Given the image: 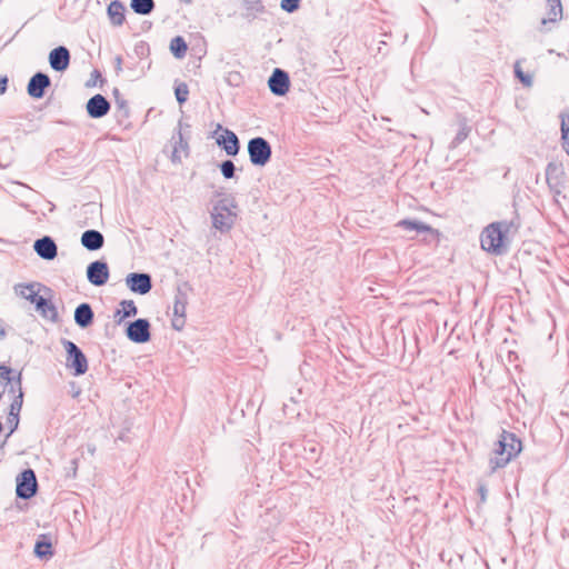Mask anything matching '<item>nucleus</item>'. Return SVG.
Masks as SVG:
<instances>
[{
  "instance_id": "f257e3e1",
  "label": "nucleus",
  "mask_w": 569,
  "mask_h": 569,
  "mask_svg": "<svg viewBox=\"0 0 569 569\" xmlns=\"http://www.w3.org/2000/svg\"><path fill=\"white\" fill-rule=\"evenodd\" d=\"M517 232L512 221H495L485 227L480 233V247L483 251L493 254H503Z\"/></svg>"
},
{
  "instance_id": "f03ea898",
  "label": "nucleus",
  "mask_w": 569,
  "mask_h": 569,
  "mask_svg": "<svg viewBox=\"0 0 569 569\" xmlns=\"http://www.w3.org/2000/svg\"><path fill=\"white\" fill-rule=\"evenodd\" d=\"M521 451V440L515 433L503 430L498 441L493 445L489 456L491 471L505 468L515 460Z\"/></svg>"
},
{
  "instance_id": "7ed1b4c3",
  "label": "nucleus",
  "mask_w": 569,
  "mask_h": 569,
  "mask_svg": "<svg viewBox=\"0 0 569 569\" xmlns=\"http://www.w3.org/2000/svg\"><path fill=\"white\" fill-rule=\"evenodd\" d=\"M546 179L549 188L557 198L566 199L569 196V178L561 162L552 161L546 169Z\"/></svg>"
},
{
  "instance_id": "20e7f679",
  "label": "nucleus",
  "mask_w": 569,
  "mask_h": 569,
  "mask_svg": "<svg viewBox=\"0 0 569 569\" xmlns=\"http://www.w3.org/2000/svg\"><path fill=\"white\" fill-rule=\"evenodd\" d=\"M67 352V366L73 369L74 376H81L88 370V361L82 351L72 341L63 343Z\"/></svg>"
},
{
  "instance_id": "39448f33",
  "label": "nucleus",
  "mask_w": 569,
  "mask_h": 569,
  "mask_svg": "<svg viewBox=\"0 0 569 569\" xmlns=\"http://www.w3.org/2000/svg\"><path fill=\"white\" fill-rule=\"evenodd\" d=\"M250 161L257 166H264L271 157V148L263 138H253L248 143Z\"/></svg>"
},
{
  "instance_id": "423d86ee",
  "label": "nucleus",
  "mask_w": 569,
  "mask_h": 569,
  "mask_svg": "<svg viewBox=\"0 0 569 569\" xmlns=\"http://www.w3.org/2000/svg\"><path fill=\"white\" fill-rule=\"evenodd\" d=\"M17 496L29 499L37 491L36 475L31 469L24 470L17 479Z\"/></svg>"
},
{
  "instance_id": "0eeeda50",
  "label": "nucleus",
  "mask_w": 569,
  "mask_h": 569,
  "mask_svg": "<svg viewBox=\"0 0 569 569\" xmlns=\"http://www.w3.org/2000/svg\"><path fill=\"white\" fill-rule=\"evenodd\" d=\"M88 280L94 286H103L109 279V269L106 262L94 261L88 266Z\"/></svg>"
},
{
  "instance_id": "6e6552de",
  "label": "nucleus",
  "mask_w": 569,
  "mask_h": 569,
  "mask_svg": "<svg viewBox=\"0 0 569 569\" xmlns=\"http://www.w3.org/2000/svg\"><path fill=\"white\" fill-rule=\"evenodd\" d=\"M127 335L134 342H147L150 338L149 322L144 319L136 320L128 327Z\"/></svg>"
},
{
  "instance_id": "1a4fd4ad",
  "label": "nucleus",
  "mask_w": 569,
  "mask_h": 569,
  "mask_svg": "<svg viewBox=\"0 0 569 569\" xmlns=\"http://www.w3.org/2000/svg\"><path fill=\"white\" fill-rule=\"evenodd\" d=\"M268 83L271 92L277 96H283L289 90V77L284 71L280 69H276L272 72Z\"/></svg>"
},
{
  "instance_id": "9d476101",
  "label": "nucleus",
  "mask_w": 569,
  "mask_h": 569,
  "mask_svg": "<svg viewBox=\"0 0 569 569\" xmlns=\"http://www.w3.org/2000/svg\"><path fill=\"white\" fill-rule=\"evenodd\" d=\"M131 291L146 295L151 289L150 277L146 273H130L126 279Z\"/></svg>"
},
{
  "instance_id": "9b49d317",
  "label": "nucleus",
  "mask_w": 569,
  "mask_h": 569,
  "mask_svg": "<svg viewBox=\"0 0 569 569\" xmlns=\"http://www.w3.org/2000/svg\"><path fill=\"white\" fill-rule=\"evenodd\" d=\"M110 110V103L101 96L96 94L87 102V112L91 118H101Z\"/></svg>"
},
{
  "instance_id": "f8f14e48",
  "label": "nucleus",
  "mask_w": 569,
  "mask_h": 569,
  "mask_svg": "<svg viewBox=\"0 0 569 569\" xmlns=\"http://www.w3.org/2000/svg\"><path fill=\"white\" fill-rule=\"evenodd\" d=\"M50 86V79L44 73H36L28 83V93L32 98L40 99L44 94V89Z\"/></svg>"
},
{
  "instance_id": "ddd939ff",
  "label": "nucleus",
  "mask_w": 569,
  "mask_h": 569,
  "mask_svg": "<svg viewBox=\"0 0 569 569\" xmlns=\"http://www.w3.org/2000/svg\"><path fill=\"white\" fill-rule=\"evenodd\" d=\"M50 66L56 71H63L69 67L70 54L67 48L58 47L49 54Z\"/></svg>"
},
{
  "instance_id": "4468645a",
  "label": "nucleus",
  "mask_w": 569,
  "mask_h": 569,
  "mask_svg": "<svg viewBox=\"0 0 569 569\" xmlns=\"http://www.w3.org/2000/svg\"><path fill=\"white\" fill-rule=\"evenodd\" d=\"M217 143L221 146L229 156H236L239 151V140L231 130L224 129L223 133L217 138Z\"/></svg>"
},
{
  "instance_id": "2eb2a0df",
  "label": "nucleus",
  "mask_w": 569,
  "mask_h": 569,
  "mask_svg": "<svg viewBox=\"0 0 569 569\" xmlns=\"http://www.w3.org/2000/svg\"><path fill=\"white\" fill-rule=\"evenodd\" d=\"M34 250L43 259L51 260L57 256V246L49 237L37 240Z\"/></svg>"
},
{
  "instance_id": "dca6fc26",
  "label": "nucleus",
  "mask_w": 569,
  "mask_h": 569,
  "mask_svg": "<svg viewBox=\"0 0 569 569\" xmlns=\"http://www.w3.org/2000/svg\"><path fill=\"white\" fill-rule=\"evenodd\" d=\"M103 236L97 230H88L82 233L81 243L88 250H98L103 246Z\"/></svg>"
},
{
  "instance_id": "f3484780",
  "label": "nucleus",
  "mask_w": 569,
  "mask_h": 569,
  "mask_svg": "<svg viewBox=\"0 0 569 569\" xmlns=\"http://www.w3.org/2000/svg\"><path fill=\"white\" fill-rule=\"evenodd\" d=\"M126 8L120 1H112L108 6V17L112 24L121 26L124 20Z\"/></svg>"
},
{
  "instance_id": "a211bd4d",
  "label": "nucleus",
  "mask_w": 569,
  "mask_h": 569,
  "mask_svg": "<svg viewBox=\"0 0 569 569\" xmlns=\"http://www.w3.org/2000/svg\"><path fill=\"white\" fill-rule=\"evenodd\" d=\"M562 18V4L560 0H547V13L542 23L557 22Z\"/></svg>"
},
{
  "instance_id": "6ab92c4d",
  "label": "nucleus",
  "mask_w": 569,
  "mask_h": 569,
  "mask_svg": "<svg viewBox=\"0 0 569 569\" xmlns=\"http://www.w3.org/2000/svg\"><path fill=\"white\" fill-rule=\"evenodd\" d=\"M137 315V307L132 300H123L120 308L114 312V320L121 323L124 319Z\"/></svg>"
},
{
  "instance_id": "aec40b11",
  "label": "nucleus",
  "mask_w": 569,
  "mask_h": 569,
  "mask_svg": "<svg viewBox=\"0 0 569 569\" xmlns=\"http://www.w3.org/2000/svg\"><path fill=\"white\" fill-rule=\"evenodd\" d=\"M92 319L93 312L88 303H82L76 309L74 320L80 327H88L92 322Z\"/></svg>"
},
{
  "instance_id": "412c9836",
  "label": "nucleus",
  "mask_w": 569,
  "mask_h": 569,
  "mask_svg": "<svg viewBox=\"0 0 569 569\" xmlns=\"http://www.w3.org/2000/svg\"><path fill=\"white\" fill-rule=\"evenodd\" d=\"M397 226L400 228H403L405 230H415L417 232H430V233L438 234V231L435 230L429 224H426V223H422L419 221L409 220V219H403V220L399 221L397 223Z\"/></svg>"
},
{
  "instance_id": "4be33fe9",
  "label": "nucleus",
  "mask_w": 569,
  "mask_h": 569,
  "mask_svg": "<svg viewBox=\"0 0 569 569\" xmlns=\"http://www.w3.org/2000/svg\"><path fill=\"white\" fill-rule=\"evenodd\" d=\"M34 553L40 558L52 556V543L46 535L40 536L34 547Z\"/></svg>"
},
{
  "instance_id": "5701e85b",
  "label": "nucleus",
  "mask_w": 569,
  "mask_h": 569,
  "mask_svg": "<svg viewBox=\"0 0 569 569\" xmlns=\"http://www.w3.org/2000/svg\"><path fill=\"white\" fill-rule=\"evenodd\" d=\"M170 50L176 58H183L187 53L188 46L184 39L180 36L173 38L170 42Z\"/></svg>"
},
{
  "instance_id": "b1692460",
  "label": "nucleus",
  "mask_w": 569,
  "mask_h": 569,
  "mask_svg": "<svg viewBox=\"0 0 569 569\" xmlns=\"http://www.w3.org/2000/svg\"><path fill=\"white\" fill-rule=\"evenodd\" d=\"M16 391L18 392V395L16 396V399L13 400V402L10 406V412L20 415V411L22 408V398H23L20 373L18 375L17 380H16Z\"/></svg>"
},
{
  "instance_id": "393cba45",
  "label": "nucleus",
  "mask_w": 569,
  "mask_h": 569,
  "mask_svg": "<svg viewBox=\"0 0 569 569\" xmlns=\"http://www.w3.org/2000/svg\"><path fill=\"white\" fill-rule=\"evenodd\" d=\"M153 7V0H131V8L139 14L150 13Z\"/></svg>"
},
{
  "instance_id": "a878e982",
  "label": "nucleus",
  "mask_w": 569,
  "mask_h": 569,
  "mask_svg": "<svg viewBox=\"0 0 569 569\" xmlns=\"http://www.w3.org/2000/svg\"><path fill=\"white\" fill-rule=\"evenodd\" d=\"M32 305H34L37 310L40 311L43 316H48L50 312H54V308L51 302L40 295L37 296Z\"/></svg>"
},
{
  "instance_id": "bb28decb",
  "label": "nucleus",
  "mask_w": 569,
  "mask_h": 569,
  "mask_svg": "<svg viewBox=\"0 0 569 569\" xmlns=\"http://www.w3.org/2000/svg\"><path fill=\"white\" fill-rule=\"evenodd\" d=\"M561 137L563 149L569 156V114L561 116Z\"/></svg>"
},
{
  "instance_id": "cd10ccee",
  "label": "nucleus",
  "mask_w": 569,
  "mask_h": 569,
  "mask_svg": "<svg viewBox=\"0 0 569 569\" xmlns=\"http://www.w3.org/2000/svg\"><path fill=\"white\" fill-rule=\"evenodd\" d=\"M18 293L31 303L36 300L39 295L32 284H21L18 287Z\"/></svg>"
},
{
  "instance_id": "c85d7f7f",
  "label": "nucleus",
  "mask_w": 569,
  "mask_h": 569,
  "mask_svg": "<svg viewBox=\"0 0 569 569\" xmlns=\"http://www.w3.org/2000/svg\"><path fill=\"white\" fill-rule=\"evenodd\" d=\"M174 94L180 104L184 103L189 96V88L186 83H179L174 89Z\"/></svg>"
},
{
  "instance_id": "c756f323",
  "label": "nucleus",
  "mask_w": 569,
  "mask_h": 569,
  "mask_svg": "<svg viewBox=\"0 0 569 569\" xmlns=\"http://www.w3.org/2000/svg\"><path fill=\"white\" fill-rule=\"evenodd\" d=\"M12 375V370L11 368L7 367V366H0V382L2 381H6V382H11V381H14L13 386H12V391L14 392L16 389V380H17V377H11Z\"/></svg>"
},
{
  "instance_id": "7c9ffc66",
  "label": "nucleus",
  "mask_w": 569,
  "mask_h": 569,
  "mask_svg": "<svg viewBox=\"0 0 569 569\" xmlns=\"http://www.w3.org/2000/svg\"><path fill=\"white\" fill-rule=\"evenodd\" d=\"M515 72H516V76L518 77V79L527 87L531 86L532 83V76L531 74H528V73H525L519 63L516 64L515 67Z\"/></svg>"
},
{
  "instance_id": "2f4dec72",
  "label": "nucleus",
  "mask_w": 569,
  "mask_h": 569,
  "mask_svg": "<svg viewBox=\"0 0 569 569\" xmlns=\"http://www.w3.org/2000/svg\"><path fill=\"white\" fill-rule=\"evenodd\" d=\"M213 224L216 228L223 230V229L230 228L231 222L224 221L223 213H214L213 214Z\"/></svg>"
},
{
  "instance_id": "473e14b6",
  "label": "nucleus",
  "mask_w": 569,
  "mask_h": 569,
  "mask_svg": "<svg viewBox=\"0 0 569 569\" xmlns=\"http://www.w3.org/2000/svg\"><path fill=\"white\" fill-rule=\"evenodd\" d=\"M221 172L224 178L230 179L234 174V164L232 161L227 160L221 164Z\"/></svg>"
},
{
  "instance_id": "72a5a7b5",
  "label": "nucleus",
  "mask_w": 569,
  "mask_h": 569,
  "mask_svg": "<svg viewBox=\"0 0 569 569\" xmlns=\"http://www.w3.org/2000/svg\"><path fill=\"white\" fill-rule=\"evenodd\" d=\"M299 7V0H281V8L288 12H293Z\"/></svg>"
},
{
  "instance_id": "f704fd0d",
  "label": "nucleus",
  "mask_w": 569,
  "mask_h": 569,
  "mask_svg": "<svg viewBox=\"0 0 569 569\" xmlns=\"http://www.w3.org/2000/svg\"><path fill=\"white\" fill-rule=\"evenodd\" d=\"M7 422L11 427V431H13L18 427L19 415L9 411Z\"/></svg>"
},
{
  "instance_id": "c9c22d12",
  "label": "nucleus",
  "mask_w": 569,
  "mask_h": 569,
  "mask_svg": "<svg viewBox=\"0 0 569 569\" xmlns=\"http://www.w3.org/2000/svg\"><path fill=\"white\" fill-rule=\"evenodd\" d=\"M7 84H8V78L6 76L0 77V94L6 92Z\"/></svg>"
}]
</instances>
